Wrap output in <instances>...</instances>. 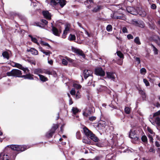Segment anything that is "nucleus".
I'll use <instances>...</instances> for the list:
<instances>
[{
    "instance_id": "a211bd4d",
    "label": "nucleus",
    "mask_w": 160,
    "mask_h": 160,
    "mask_svg": "<svg viewBox=\"0 0 160 160\" xmlns=\"http://www.w3.org/2000/svg\"><path fill=\"white\" fill-rule=\"evenodd\" d=\"M103 8V6L102 5H97L96 7L94 8L92 11L93 12H96L102 9Z\"/></svg>"
},
{
    "instance_id": "6ab92c4d",
    "label": "nucleus",
    "mask_w": 160,
    "mask_h": 160,
    "mask_svg": "<svg viewBox=\"0 0 160 160\" xmlns=\"http://www.w3.org/2000/svg\"><path fill=\"white\" fill-rule=\"evenodd\" d=\"M134 8L132 7L127 9V10L129 13L133 15H136L138 14V12L136 11H134Z\"/></svg>"
},
{
    "instance_id": "a878e982",
    "label": "nucleus",
    "mask_w": 160,
    "mask_h": 160,
    "mask_svg": "<svg viewBox=\"0 0 160 160\" xmlns=\"http://www.w3.org/2000/svg\"><path fill=\"white\" fill-rule=\"evenodd\" d=\"M137 26L141 28H144L145 27V24L144 22L142 20H139Z\"/></svg>"
},
{
    "instance_id": "37998d69",
    "label": "nucleus",
    "mask_w": 160,
    "mask_h": 160,
    "mask_svg": "<svg viewBox=\"0 0 160 160\" xmlns=\"http://www.w3.org/2000/svg\"><path fill=\"white\" fill-rule=\"evenodd\" d=\"M84 3V4H85V5H86L87 3H93V0H86V1H85Z\"/></svg>"
},
{
    "instance_id": "423d86ee",
    "label": "nucleus",
    "mask_w": 160,
    "mask_h": 160,
    "mask_svg": "<svg viewBox=\"0 0 160 160\" xmlns=\"http://www.w3.org/2000/svg\"><path fill=\"white\" fill-rule=\"evenodd\" d=\"M95 74L98 76L103 77L105 76V72L101 67L97 68L95 69Z\"/></svg>"
},
{
    "instance_id": "c03bdc74",
    "label": "nucleus",
    "mask_w": 160,
    "mask_h": 160,
    "mask_svg": "<svg viewBox=\"0 0 160 160\" xmlns=\"http://www.w3.org/2000/svg\"><path fill=\"white\" fill-rule=\"evenodd\" d=\"M15 66L16 67L19 68V69H22V65L21 64H19V63H15Z\"/></svg>"
},
{
    "instance_id": "e433bc0d",
    "label": "nucleus",
    "mask_w": 160,
    "mask_h": 160,
    "mask_svg": "<svg viewBox=\"0 0 160 160\" xmlns=\"http://www.w3.org/2000/svg\"><path fill=\"white\" fill-rule=\"evenodd\" d=\"M45 73L48 75H52V73H55L56 74V72L53 71L46 70L45 71Z\"/></svg>"
},
{
    "instance_id": "4c0bfd02",
    "label": "nucleus",
    "mask_w": 160,
    "mask_h": 160,
    "mask_svg": "<svg viewBox=\"0 0 160 160\" xmlns=\"http://www.w3.org/2000/svg\"><path fill=\"white\" fill-rule=\"evenodd\" d=\"M117 55L120 58H124V55L120 51H118L117 52Z\"/></svg>"
},
{
    "instance_id": "a19ab883",
    "label": "nucleus",
    "mask_w": 160,
    "mask_h": 160,
    "mask_svg": "<svg viewBox=\"0 0 160 160\" xmlns=\"http://www.w3.org/2000/svg\"><path fill=\"white\" fill-rule=\"evenodd\" d=\"M140 72L141 74H145L146 73L147 71L145 68H143L140 69Z\"/></svg>"
},
{
    "instance_id": "603ef678",
    "label": "nucleus",
    "mask_w": 160,
    "mask_h": 160,
    "mask_svg": "<svg viewBox=\"0 0 160 160\" xmlns=\"http://www.w3.org/2000/svg\"><path fill=\"white\" fill-rule=\"evenodd\" d=\"M70 94L72 95H75L76 94V91L75 88H72L70 91Z\"/></svg>"
},
{
    "instance_id": "9d476101",
    "label": "nucleus",
    "mask_w": 160,
    "mask_h": 160,
    "mask_svg": "<svg viewBox=\"0 0 160 160\" xmlns=\"http://www.w3.org/2000/svg\"><path fill=\"white\" fill-rule=\"evenodd\" d=\"M129 137L132 138L134 139L135 140H138L139 138L137 136V135L135 133V131H132L131 130L129 132Z\"/></svg>"
},
{
    "instance_id": "0eeeda50",
    "label": "nucleus",
    "mask_w": 160,
    "mask_h": 160,
    "mask_svg": "<svg viewBox=\"0 0 160 160\" xmlns=\"http://www.w3.org/2000/svg\"><path fill=\"white\" fill-rule=\"evenodd\" d=\"M52 28L51 30L52 33L55 36H59L62 32L61 30L60 29L58 30L57 28L54 27L52 24Z\"/></svg>"
},
{
    "instance_id": "09e8293b",
    "label": "nucleus",
    "mask_w": 160,
    "mask_h": 160,
    "mask_svg": "<svg viewBox=\"0 0 160 160\" xmlns=\"http://www.w3.org/2000/svg\"><path fill=\"white\" fill-rule=\"evenodd\" d=\"M76 138L78 139H80L81 138V133L80 132H77L76 133Z\"/></svg>"
},
{
    "instance_id": "f704fd0d",
    "label": "nucleus",
    "mask_w": 160,
    "mask_h": 160,
    "mask_svg": "<svg viewBox=\"0 0 160 160\" xmlns=\"http://www.w3.org/2000/svg\"><path fill=\"white\" fill-rule=\"evenodd\" d=\"M72 111L73 113L74 114H76L79 111V109L77 108L73 107L72 108Z\"/></svg>"
},
{
    "instance_id": "f3484780",
    "label": "nucleus",
    "mask_w": 160,
    "mask_h": 160,
    "mask_svg": "<svg viewBox=\"0 0 160 160\" xmlns=\"http://www.w3.org/2000/svg\"><path fill=\"white\" fill-rule=\"evenodd\" d=\"M89 138V137L84 136L82 139V142L85 143L90 144L91 142Z\"/></svg>"
},
{
    "instance_id": "5701e85b",
    "label": "nucleus",
    "mask_w": 160,
    "mask_h": 160,
    "mask_svg": "<svg viewBox=\"0 0 160 160\" xmlns=\"http://www.w3.org/2000/svg\"><path fill=\"white\" fill-rule=\"evenodd\" d=\"M27 51L30 52L32 54L36 55L38 54V51L34 48H31L29 50H28Z\"/></svg>"
},
{
    "instance_id": "393cba45",
    "label": "nucleus",
    "mask_w": 160,
    "mask_h": 160,
    "mask_svg": "<svg viewBox=\"0 0 160 160\" xmlns=\"http://www.w3.org/2000/svg\"><path fill=\"white\" fill-rule=\"evenodd\" d=\"M38 76L39 77L40 80L43 82H46L48 80L47 78L45 77L44 76L38 74Z\"/></svg>"
},
{
    "instance_id": "8fccbe9b",
    "label": "nucleus",
    "mask_w": 160,
    "mask_h": 160,
    "mask_svg": "<svg viewBox=\"0 0 160 160\" xmlns=\"http://www.w3.org/2000/svg\"><path fill=\"white\" fill-rule=\"evenodd\" d=\"M139 20H136L135 19L132 20V23L135 26H137L138 22Z\"/></svg>"
},
{
    "instance_id": "a18cd8bd",
    "label": "nucleus",
    "mask_w": 160,
    "mask_h": 160,
    "mask_svg": "<svg viewBox=\"0 0 160 160\" xmlns=\"http://www.w3.org/2000/svg\"><path fill=\"white\" fill-rule=\"evenodd\" d=\"M124 111L126 114H128L130 112V109L128 107H126L124 109Z\"/></svg>"
},
{
    "instance_id": "864d4df0",
    "label": "nucleus",
    "mask_w": 160,
    "mask_h": 160,
    "mask_svg": "<svg viewBox=\"0 0 160 160\" xmlns=\"http://www.w3.org/2000/svg\"><path fill=\"white\" fill-rule=\"evenodd\" d=\"M134 58L135 59L136 61L137 62L138 64H139L140 63L141 61L139 58L134 57Z\"/></svg>"
},
{
    "instance_id": "6e6552de",
    "label": "nucleus",
    "mask_w": 160,
    "mask_h": 160,
    "mask_svg": "<svg viewBox=\"0 0 160 160\" xmlns=\"http://www.w3.org/2000/svg\"><path fill=\"white\" fill-rule=\"evenodd\" d=\"M107 77L108 79L114 81L115 79L116 74L115 72H107Z\"/></svg>"
},
{
    "instance_id": "ea45409f",
    "label": "nucleus",
    "mask_w": 160,
    "mask_h": 160,
    "mask_svg": "<svg viewBox=\"0 0 160 160\" xmlns=\"http://www.w3.org/2000/svg\"><path fill=\"white\" fill-rule=\"evenodd\" d=\"M35 24L37 26L41 28H43L45 27L44 25L41 22H37L35 23Z\"/></svg>"
},
{
    "instance_id": "58836bf2",
    "label": "nucleus",
    "mask_w": 160,
    "mask_h": 160,
    "mask_svg": "<svg viewBox=\"0 0 160 160\" xmlns=\"http://www.w3.org/2000/svg\"><path fill=\"white\" fill-rule=\"evenodd\" d=\"M73 86L74 88H76L77 89H80L82 87L81 85L76 83L74 84Z\"/></svg>"
},
{
    "instance_id": "bb28decb",
    "label": "nucleus",
    "mask_w": 160,
    "mask_h": 160,
    "mask_svg": "<svg viewBox=\"0 0 160 160\" xmlns=\"http://www.w3.org/2000/svg\"><path fill=\"white\" fill-rule=\"evenodd\" d=\"M29 37L31 39V41L33 42L36 43L37 45H38L39 43L38 42V40L37 39L33 37L31 35H29Z\"/></svg>"
},
{
    "instance_id": "69168bd1",
    "label": "nucleus",
    "mask_w": 160,
    "mask_h": 160,
    "mask_svg": "<svg viewBox=\"0 0 160 160\" xmlns=\"http://www.w3.org/2000/svg\"><path fill=\"white\" fill-rule=\"evenodd\" d=\"M22 69H21V70H22L24 72H25L27 71H28V72L29 71V70L27 68H24L23 67H22Z\"/></svg>"
},
{
    "instance_id": "49530a36",
    "label": "nucleus",
    "mask_w": 160,
    "mask_h": 160,
    "mask_svg": "<svg viewBox=\"0 0 160 160\" xmlns=\"http://www.w3.org/2000/svg\"><path fill=\"white\" fill-rule=\"evenodd\" d=\"M143 82L147 86H148L150 85L149 82L146 79H143Z\"/></svg>"
},
{
    "instance_id": "f257e3e1",
    "label": "nucleus",
    "mask_w": 160,
    "mask_h": 160,
    "mask_svg": "<svg viewBox=\"0 0 160 160\" xmlns=\"http://www.w3.org/2000/svg\"><path fill=\"white\" fill-rule=\"evenodd\" d=\"M27 149L26 145H12L10 148V152L5 154L0 155V160H14L18 153L16 151L22 152Z\"/></svg>"
},
{
    "instance_id": "9b49d317",
    "label": "nucleus",
    "mask_w": 160,
    "mask_h": 160,
    "mask_svg": "<svg viewBox=\"0 0 160 160\" xmlns=\"http://www.w3.org/2000/svg\"><path fill=\"white\" fill-rule=\"evenodd\" d=\"M92 72L90 70H84L83 71L84 78L86 79L88 77L92 76Z\"/></svg>"
},
{
    "instance_id": "e2e57ef3",
    "label": "nucleus",
    "mask_w": 160,
    "mask_h": 160,
    "mask_svg": "<svg viewBox=\"0 0 160 160\" xmlns=\"http://www.w3.org/2000/svg\"><path fill=\"white\" fill-rule=\"evenodd\" d=\"M96 117L95 116H92L91 117H89V120L90 121L92 122L96 120Z\"/></svg>"
},
{
    "instance_id": "f03ea898",
    "label": "nucleus",
    "mask_w": 160,
    "mask_h": 160,
    "mask_svg": "<svg viewBox=\"0 0 160 160\" xmlns=\"http://www.w3.org/2000/svg\"><path fill=\"white\" fill-rule=\"evenodd\" d=\"M95 112L94 108L92 106H88L83 110L82 115L84 117H88Z\"/></svg>"
},
{
    "instance_id": "39448f33",
    "label": "nucleus",
    "mask_w": 160,
    "mask_h": 160,
    "mask_svg": "<svg viewBox=\"0 0 160 160\" xmlns=\"http://www.w3.org/2000/svg\"><path fill=\"white\" fill-rule=\"evenodd\" d=\"M154 121H152V124L156 127V128L159 130H160V117L159 116L153 117Z\"/></svg>"
},
{
    "instance_id": "4468645a",
    "label": "nucleus",
    "mask_w": 160,
    "mask_h": 160,
    "mask_svg": "<svg viewBox=\"0 0 160 160\" xmlns=\"http://www.w3.org/2000/svg\"><path fill=\"white\" fill-rule=\"evenodd\" d=\"M83 130L84 133L86 135L85 136L90 137V136L92 133V132L85 127L83 128Z\"/></svg>"
},
{
    "instance_id": "473e14b6",
    "label": "nucleus",
    "mask_w": 160,
    "mask_h": 160,
    "mask_svg": "<svg viewBox=\"0 0 160 160\" xmlns=\"http://www.w3.org/2000/svg\"><path fill=\"white\" fill-rule=\"evenodd\" d=\"M2 55L4 58H6L7 59H8L9 58L8 54L6 52H4L2 53Z\"/></svg>"
},
{
    "instance_id": "7c9ffc66",
    "label": "nucleus",
    "mask_w": 160,
    "mask_h": 160,
    "mask_svg": "<svg viewBox=\"0 0 160 160\" xmlns=\"http://www.w3.org/2000/svg\"><path fill=\"white\" fill-rule=\"evenodd\" d=\"M58 127L57 124H53V126H52V128H51L50 130L52 131V132H55V131L58 128Z\"/></svg>"
},
{
    "instance_id": "bf43d9fd",
    "label": "nucleus",
    "mask_w": 160,
    "mask_h": 160,
    "mask_svg": "<svg viewBox=\"0 0 160 160\" xmlns=\"http://www.w3.org/2000/svg\"><path fill=\"white\" fill-rule=\"evenodd\" d=\"M102 158V156H96L93 159H92V160H100V159Z\"/></svg>"
},
{
    "instance_id": "c756f323",
    "label": "nucleus",
    "mask_w": 160,
    "mask_h": 160,
    "mask_svg": "<svg viewBox=\"0 0 160 160\" xmlns=\"http://www.w3.org/2000/svg\"><path fill=\"white\" fill-rule=\"evenodd\" d=\"M42 70L40 68L35 69L34 70V73L36 74H38L39 73L42 72Z\"/></svg>"
},
{
    "instance_id": "2f4dec72",
    "label": "nucleus",
    "mask_w": 160,
    "mask_h": 160,
    "mask_svg": "<svg viewBox=\"0 0 160 160\" xmlns=\"http://www.w3.org/2000/svg\"><path fill=\"white\" fill-rule=\"evenodd\" d=\"M141 140L142 142L144 143L148 142V139L147 137L145 135H143L141 137Z\"/></svg>"
},
{
    "instance_id": "20e7f679",
    "label": "nucleus",
    "mask_w": 160,
    "mask_h": 160,
    "mask_svg": "<svg viewBox=\"0 0 160 160\" xmlns=\"http://www.w3.org/2000/svg\"><path fill=\"white\" fill-rule=\"evenodd\" d=\"M66 4L65 0H51L50 2V5L55 6L59 5L62 8Z\"/></svg>"
},
{
    "instance_id": "cd10ccee",
    "label": "nucleus",
    "mask_w": 160,
    "mask_h": 160,
    "mask_svg": "<svg viewBox=\"0 0 160 160\" xmlns=\"http://www.w3.org/2000/svg\"><path fill=\"white\" fill-rule=\"evenodd\" d=\"M134 42L137 44L139 45L141 44L139 38L138 37H136L134 40Z\"/></svg>"
},
{
    "instance_id": "dca6fc26",
    "label": "nucleus",
    "mask_w": 160,
    "mask_h": 160,
    "mask_svg": "<svg viewBox=\"0 0 160 160\" xmlns=\"http://www.w3.org/2000/svg\"><path fill=\"white\" fill-rule=\"evenodd\" d=\"M32 76H33V75H32L30 73H29L22 75L21 78H24L25 79L33 80L34 79V78L32 77Z\"/></svg>"
},
{
    "instance_id": "412c9836",
    "label": "nucleus",
    "mask_w": 160,
    "mask_h": 160,
    "mask_svg": "<svg viewBox=\"0 0 160 160\" xmlns=\"http://www.w3.org/2000/svg\"><path fill=\"white\" fill-rule=\"evenodd\" d=\"M89 138L94 142H97L98 141V138L92 133L90 136Z\"/></svg>"
},
{
    "instance_id": "c9c22d12",
    "label": "nucleus",
    "mask_w": 160,
    "mask_h": 160,
    "mask_svg": "<svg viewBox=\"0 0 160 160\" xmlns=\"http://www.w3.org/2000/svg\"><path fill=\"white\" fill-rule=\"evenodd\" d=\"M106 29L108 32H111L112 30V27L111 25L108 24L107 26Z\"/></svg>"
},
{
    "instance_id": "72a5a7b5",
    "label": "nucleus",
    "mask_w": 160,
    "mask_h": 160,
    "mask_svg": "<svg viewBox=\"0 0 160 160\" xmlns=\"http://www.w3.org/2000/svg\"><path fill=\"white\" fill-rule=\"evenodd\" d=\"M111 17H112V18H114L115 19H122V18H123V15H121L119 16H114L113 15V16H112V14L111 15Z\"/></svg>"
},
{
    "instance_id": "7ed1b4c3",
    "label": "nucleus",
    "mask_w": 160,
    "mask_h": 160,
    "mask_svg": "<svg viewBox=\"0 0 160 160\" xmlns=\"http://www.w3.org/2000/svg\"><path fill=\"white\" fill-rule=\"evenodd\" d=\"M21 71L18 69H13L10 72H8L7 75L8 76H12L17 77L21 78L22 73Z\"/></svg>"
},
{
    "instance_id": "aec40b11",
    "label": "nucleus",
    "mask_w": 160,
    "mask_h": 160,
    "mask_svg": "<svg viewBox=\"0 0 160 160\" xmlns=\"http://www.w3.org/2000/svg\"><path fill=\"white\" fill-rule=\"evenodd\" d=\"M55 132L50 130L47 132L46 133L45 136L46 137L48 138H52L53 136V134Z\"/></svg>"
},
{
    "instance_id": "b1692460",
    "label": "nucleus",
    "mask_w": 160,
    "mask_h": 160,
    "mask_svg": "<svg viewBox=\"0 0 160 160\" xmlns=\"http://www.w3.org/2000/svg\"><path fill=\"white\" fill-rule=\"evenodd\" d=\"M147 130L149 134L148 135H150L152 136H155V133L154 132L153 130L149 127H148L147 128Z\"/></svg>"
},
{
    "instance_id": "680f3d73",
    "label": "nucleus",
    "mask_w": 160,
    "mask_h": 160,
    "mask_svg": "<svg viewBox=\"0 0 160 160\" xmlns=\"http://www.w3.org/2000/svg\"><path fill=\"white\" fill-rule=\"evenodd\" d=\"M65 58L68 61L71 63L73 61V59L68 57H65Z\"/></svg>"
},
{
    "instance_id": "338daca9",
    "label": "nucleus",
    "mask_w": 160,
    "mask_h": 160,
    "mask_svg": "<svg viewBox=\"0 0 160 160\" xmlns=\"http://www.w3.org/2000/svg\"><path fill=\"white\" fill-rule=\"evenodd\" d=\"M155 145L157 147H160V144L157 141H156L155 143Z\"/></svg>"
},
{
    "instance_id": "c85d7f7f",
    "label": "nucleus",
    "mask_w": 160,
    "mask_h": 160,
    "mask_svg": "<svg viewBox=\"0 0 160 160\" xmlns=\"http://www.w3.org/2000/svg\"><path fill=\"white\" fill-rule=\"evenodd\" d=\"M151 45L153 48V51L154 52V54L155 55L158 54V49L152 44H151Z\"/></svg>"
},
{
    "instance_id": "4be33fe9",
    "label": "nucleus",
    "mask_w": 160,
    "mask_h": 160,
    "mask_svg": "<svg viewBox=\"0 0 160 160\" xmlns=\"http://www.w3.org/2000/svg\"><path fill=\"white\" fill-rule=\"evenodd\" d=\"M68 39L70 41H75L76 40V36L74 34H70L68 36Z\"/></svg>"
},
{
    "instance_id": "774afa93",
    "label": "nucleus",
    "mask_w": 160,
    "mask_h": 160,
    "mask_svg": "<svg viewBox=\"0 0 160 160\" xmlns=\"http://www.w3.org/2000/svg\"><path fill=\"white\" fill-rule=\"evenodd\" d=\"M158 40L156 41V43L158 46L160 47V38L158 37Z\"/></svg>"
},
{
    "instance_id": "79ce46f5",
    "label": "nucleus",
    "mask_w": 160,
    "mask_h": 160,
    "mask_svg": "<svg viewBox=\"0 0 160 160\" xmlns=\"http://www.w3.org/2000/svg\"><path fill=\"white\" fill-rule=\"evenodd\" d=\"M154 136H150V135H148V138L149 140V142L150 143H153V137H154Z\"/></svg>"
},
{
    "instance_id": "6e6d98bb",
    "label": "nucleus",
    "mask_w": 160,
    "mask_h": 160,
    "mask_svg": "<svg viewBox=\"0 0 160 160\" xmlns=\"http://www.w3.org/2000/svg\"><path fill=\"white\" fill-rule=\"evenodd\" d=\"M81 95L79 91L77 92V93L75 94V98L76 99H78L80 98Z\"/></svg>"
},
{
    "instance_id": "1a4fd4ad",
    "label": "nucleus",
    "mask_w": 160,
    "mask_h": 160,
    "mask_svg": "<svg viewBox=\"0 0 160 160\" xmlns=\"http://www.w3.org/2000/svg\"><path fill=\"white\" fill-rule=\"evenodd\" d=\"M72 51L75 53L82 56L83 58L85 57V55L82 50L74 47H72Z\"/></svg>"
},
{
    "instance_id": "f8f14e48",
    "label": "nucleus",
    "mask_w": 160,
    "mask_h": 160,
    "mask_svg": "<svg viewBox=\"0 0 160 160\" xmlns=\"http://www.w3.org/2000/svg\"><path fill=\"white\" fill-rule=\"evenodd\" d=\"M65 26V30L62 35V38H66V35L67 34L68 32L70 30V25L69 24H66Z\"/></svg>"
},
{
    "instance_id": "3c124183",
    "label": "nucleus",
    "mask_w": 160,
    "mask_h": 160,
    "mask_svg": "<svg viewBox=\"0 0 160 160\" xmlns=\"http://www.w3.org/2000/svg\"><path fill=\"white\" fill-rule=\"evenodd\" d=\"M67 60L65 59H63L62 60V63L65 66L67 65L68 62L67 61Z\"/></svg>"
},
{
    "instance_id": "2eb2a0df",
    "label": "nucleus",
    "mask_w": 160,
    "mask_h": 160,
    "mask_svg": "<svg viewBox=\"0 0 160 160\" xmlns=\"http://www.w3.org/2000/svg\"><path fill=\"white\" fill-rule=\"evenodd\" d=\"M43 16L46 18L50 19H51V15L48 11H43L42 12Z\"/></svg>"
},
{
    "instance_id": "13d9d810",
    "label": "nucleus",
    "mask_w": 160,
    "mask_h": 160,
    "mask_svg": "<svg viewBox=\"0 0 160 160\" xmlns=\"http://www.w3.org/2000/svg\"><path fill=\"white\" fill-rule=\"evenodd\" d=\"M122 31L124 33H128V30L125 27H124L122 28Z\"/></svg>"
},
{
    "instance_id": "4d7b16f0",
    "label": "nucleus",
    "mask_w": 160,
    "mask_h": 160,
    "mask_svg": "<svg viewBox=\"0 0 160 160\" xmlns=\"http://www.w3.org/2000/svg\"><path fill=\"white\" fill-rule=\"evenodd\" d=\"M160 115V110L157 112L154 113L153 114V117Z\"/></svg>"
},
{
    "instance_id": "5fc2aeb1",
    "label": "nucleus",
    "mask_w": 160,
    "mask_h": 160,
    "mask_svg": "<svg viewBox=\"0 0 160 160\" xmlns=\"http://www.w3.org/2000/svg\"><path fill=\"white\" fill-rule=\"evenodd\" d=\"M41 22L43 23L45 26L46 25H47L48 23V22L45 20L42 19L41 20Z\"/></svg>"
},
{
    "instance_id": "052dcab7",
    "label": "nucleus",
    "mask_w": 160,
    "mask_h": 160,
    "mask_svg": "<svg viewBox=\"0 0 160 160\" xmlns=\"http://www.w3.org/2000/svg\"><path fill=\"white\" fill-rule=\"evenodd\" d=\"M43 53L46 56H49L50 54V52L49 51H44V52H43Z\"/></svg>"
},
{
    "instance_id": "de8ad7c7",
    "label": "nucleus",
    "mask_w": 160,
    "mask_h": 160,
    "mask_svg": "<svg viewBox=\"0 0 160 160\" xmlns=\"http://www.w3.org/2000/svg\"><path fill=\"white\" fill-rule=\"evenodd\" d=\"M41 43L44 46H47L49 48L51 47L50 45L48 43L44 41H41Z\"/></svg>"
},
{
    "instance_id": "0e129e2a",
    "label": "nucleus",
    "mask_w": 160,
    "mask_h": 160,
    "mask_svg": "<svg viewBox=\"0 0 160 160\" xmlns=\"http://www.w3.org/2000/svg\"><path fill=\"white\" fill-rule=\"evenodd\" d=\"M127 38H128V39L129 40L131 39H132L133 38V36L131 34H129L127 36Z\"/></svg>"
},
{
    "instance_id": "ddd939ff",
    "label": "nucleus",
    "mask_w": 160,
    "mask_h": 160,
    "mask_svg": "<svg viewBox=\"0 0 160 160\" xmlns=\"http://www.w3.org/2000/svg\"><path fill=\"white\" fill-rule=\"evenodd\" d=\"M9 15L12 16V17L10 18V19H12L14 17V16H18L21 19H22L23 18V17L20 13L18 12H10Z\"/></svg>"
}]
</instances>
